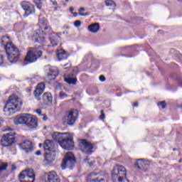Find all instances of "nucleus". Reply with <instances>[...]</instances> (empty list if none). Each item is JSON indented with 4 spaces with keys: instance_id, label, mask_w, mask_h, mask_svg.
Masks as SVG:
<instances>
[{
    "instance_id": "nucleus-1",
    "label": "nucleus",
    "mask_w": 182,
    "mask_h": 182,
    "mask_svg": "<svg viewBox=\"0 0 182 182\" xmlns=\"http://www.w3.org/2000/svg\"><path fill=\"white\" fill-rule=\"evenodd\" d=\"M1 42L4 46L9 62L10 63H16L19 60V56H21L19 49L11 42L9 36H4L1 37Z\"/></svg>"
},
{
    "instance_id": "nucleus-2",
    "label": "nucleus",
    "mask_w": 182,
    "mask_h": 182,
    "mask_svg": "<svg viewBox=\"0 0 182 182\" xmlns=\"http://www.w3.org/2000/svg\"><path fill=\"white\" fill-rule=\"evenodd\" d=\"M15 124H25L26 127L30 130H37L39 127V123L38 118L31 114H23L21 115H18L14 119Z\"/></svg>"
},
{
    "instance_id": "nucleus-3",
    "label": "nucleus",
    "mask_w": 182,
    "mask_h": 182,
    "mask_svg": "<svg viewBox=\"0 0 182 182\" xmlns=\"http://www.w3.org/2000/svg\"><path fill=\"white\" fill-rule=\"evenodd\" d=\"M22 106V100L16 95H13L9 97V100L4 107L5 116H12L18 110V107Z\"/></svg>"
},
{
    "instance_id": "nucleus-4",
    "label": "nucleus",
    "mask_w": 182,
    "mask_h": 182,
    "mask_svg": "<svg viewBox=\"0 0 182 182\" xmlns=\"http://www.w3.org/2000/svg\"><path fill=\"white\" fill-rule=\"evenodd\" d=\"M127 176V169L123 165L117 164L114 166L112 171V178L113 181L129 182L126 178Z\"/></svg>"
},
{
    "instance_id": "nucleus-5",
    "label": "nucleus",
    "mask_w": 182,
    "mask_h": 182,
    "mask_svg": "<svg viewBox=\"0 0 182 182\" xmlns=\"http://www.w3.org/2000/svg\"><path fill=\"white\" fill-rule=\"evenodd\" d=\"M41 56H42V50H41L39 48H29L24 59L25 65L36 62L38 59L41 58Z\"/></svg>"
},
{
    "instance_id": "nucleus-6",
    "label": "nucleus",
    "mask_w": 182,
    "mask_h": 182,
    "mask_svg": "<svg viewBox=\"0 0 182 182\" xmlns=\"http://www.w3.org/2000/svg\"><path fill=\"white\" fill-rule=\"evenodd\" d=\"M60 146L64 149V150H73L75 147L73 135L68 132L64 133L63 139L60 141Z\"/></svg>"
},
{
    "instance_id": "nucleus-7",
    "label": "nucleus",
    "mask_w": 182,
    "mask_h": 182,
    "mask_svg": "<svg viewBox=\"0 0 182 182\" xmlns=\"http://www.w3.org/2000/svg\"><path fill=\"white\" fill-rule=\"evenodd\" d=\"M75 163H76V159H75L73 153L70 151L67 152L65 158L63 159L62 169L65 170V168H70V170H72L73 166H75Z\"/></svg>"
},
{
    "instance_id": "nucleus-8",
    "label": "nucleus",
    "mask_w": 182,
    "mask_h": 182,
    "mask_svg": "<svg viewBox=\"0 0 182 182\" xmlns=\"http://www.w3.org/2000/svg\"><path fill=\"white\" fill-rule=\"evenodd\" d=\"M77 116H79V112H77V110L76 109L67 112L63 119V124H68L69 126H73L77 119Z\"/></svg>"
},
{
    "instance_id": "nucleus-9",
    "label": "nucleus",
    "mask_w": 182,
    "mask_h": 182,
    "mask_svg": "<svg viewBox=\"0 0 182 182\" xmlns=\"http://www.w3.org/2000/svg\"><path fill=\"white\" fill-rule=\"evenodd\" d=\"M20 182H35V172L29 168L23 171L18 176Z\"/></svg>"
},
{
    "instance_id": "nucleus-10",
    "label": "nucleus",
    "mask_w": 182,
    "mask_h": 182,
    "mask_svg": "<svg viewBox=\"0 0 182 182\" xmlns=\"http://www.w3.org/2000/svg\"><path fill=\"white\" fill-rule=\"evenodd\" d=\"M41 182H60V179L58 173L52 171L45 173L41 178Z\"/></svg>"
},
{
    "instance_id": "nucleus-11",
    "label": "nucleus",
    "mask_w": 182,
    "mask_h": 182,
    "mask_svg": "<svg viewBox=\"0 0 182 182\" xmlns=\"http://www.w3.org/2000/svg\"><path fill=\"white\" fill-rule=\"evenodd\" d=\"M1 144L4 147H8L15 143V132H9L3 136L1 139Z\"/></svg>"
},
{
    "instance_id": "nucleus-12",
    "label": "nucleus",
    "mask_w": 182,
    "mask_h": 182,
    "mask_svg": "<svg viewBox=\"0 0 182 182\" xmlns=\"http://www.w3.org/2000/svg\"><path fill=\"white\" fill-rule=\"evenodd\" d=\"M45 70L47 73V77L49 80H55L59 74V70L56 68V67L47 65L45 67Z\"/></svg>"
},
{
    "instance_id": "nucleus-13",
    "label": "nucleus",
    "mask_w": 182,
    "mask_h": 182,
    "mask_svg": "<svg viewBox=\"0 0 182 182\" xmlns=\"http://www.w3.org/2000/svg\"><path fill=\"white\" fill-rule=\"evenodd\" d=\"M80 149L82 153H85V154H90L92 151V150H93V144L85 139H82L80 142Z\"/></svg>"
},
{
    "instance_id": "nucleus-14",
    "label": "nucleus",
    "mask_w": 182,
    "mask_h": 182,
    "mask_svg": "<svg viewBox=\"0 0 182 182\" xmlns=\"http://www.w3.org/2000/svg\"><path fill=\"white\" fill-rule=\"evenodd\" d=\"M21 6L25 11L24 16L26 18L31 15V14H35V6L32 4L28 1H23Z\"/></svg>"
},
{
    "instance_id": "nucleus-15",
    "label": "nucleus",
    "mask_w": 182,
    "mask_h": 182,
    "mask_svg": "<svg viewBox=\"0 0 182 182\" xmlns=\"http://www.w3.org/2000/svg\"><path fill=\"white\" fill-rule=\"evenodd\" d=\"M45 36H46V33L43 30L38 29L34 32L33 38L36 42L43 44L46 42Z\"/></svg>"
},
{
    "instance_id": "nucleus-16",
    "label": "nucleus",
    "mask_w": 182,
    "mask_h": 182,
    "mask_svg": "<svg viewBox=\"0 0 182 182\" xmlns=\"http://www.w3.org/2000/svg\"><path fill=\"white\" fill-rule=\"evenodd\" d=\"M19 147L25 153H32L33 150V144L32 141L29 140L23 141L22 143L19 144Z\"/></svg>"
},
{
    "instance_id": "nucleus-17",
    "label": "nucleus",
    "mask_w": 182,
    "mask_h": 182,
    "mask_svg": "<svg viewBox=\"0 0 182 182\" xmlns=\"http://www.w3.org/2000/svg\"><path fill=\"white\" fill-rule=\"evenodd\" d=\"M45 90V82H40L37 86L34 91V96L37 100H41V96L43 91Z\"/></svg>"
},
{
    "instance_id": "nucleus-18",
    "label": "nucleus",
    "mask_w": 182,
    "mask_h": 182,
    "mask_svg": "<svg viewBox=\"0 0 182 182\" xmlns=\"http://www.w3.org/2000/svg\"><path fill=\"white\" fill-rule=\"evenodd\" d=\"M55 151L46 152L44 155L45 164H52L55 161Z\"/></svg>"
},
{
    "instance_id": "nucleus-19",
    "label": "nucleus",
    "mask_w": 182,
    "mask_h": 182,
    "mask_svg": "<svg viewBox=\"0 0 182 182\" xmlns=\"http://www.w3.org/2000/svg\"><path fill=\"white\" fill-rule=\"evenodd\" d=\"M49 39L52 46H58L60 42V36L56 33H53L50 35Z\"/></svg>"
},
{
    "instance_id": "nucleus-20",
    "label": "nucleus",
    "mask_w": 182,
    "mask_h": 182,
    "mask_svg": "<svg viewBox=\"0 0 182 182\" xmlns=\"http://www.w3.org/2000/svg\"><path fill=\"white\" fill-rule=\"evenodd\" d=\"M44 150H48V151H55V144L51 140L47 139L43 144Z\"/></svg>"
},
{
    "instance_id": "nucleus-21",
    "label": "nucleus",
    "mask_w": 182,
    "mask_h": 182,
    "mask_svg": "<svg viewBox=\"0 0 182 182\" xmlns=\"http://www.w3.org/2000/svg\"><path fill=\"white\" fill-rule=\"evenodd\" d=\"M87 30L91 33H97L100 31V23H94L88 26Z\"/></svg>"
},
{
    "instance_id": "nucleus-22",
    "label": "nucleus",
    "mask_w": 182,
    "mask_h": 182,
    "mask_svg": "<svg viewBox=\"0 0 182 182\" xmlns=\"http://www.w3.org/2000/svg\"><path fill=\"white\" fill-rule=\"evenodd\" d=\"M64 80L68 83V85H76L77 79L73 75H64Z\"/></svg>"
},
{
    "instance_id": "nucleus-23",
    "label": "nucleus",
    "mask_w": 182,
    "mask_h": 182,
    "mask_svg": "<svg viewBox=\"0 0 182 182\" xmlns=\"http://www.w3.org/2000/svg\"><path fill=\"white\" fill-rule=\"evenodd\" d=\"M39 23L41 26V28L42 30L44 29V31H48V29H50V27L48 26V21H46V18L42 17V16H39Z\"/></svg>"
},
{
    "instance_id": "nucleus-24",
    "label": "nucleus",
    "mask_w": 182,
    "mask_h": 182,
    "mask_svg": "<svg viewBox=\"0 0 182 182\" xmlns=\"http://www.w3.org/2000/svg\"><path fill=\"white\" fill-rule=\"evenodd\" d=\"M43 100L44 102V105H51L52 104V94L49 92H46L43 95Z\"/></svg>"
},
{
    "instance_id": "nucleus-25",
    "label": "nucleus",
    "mask_w": 182,
    "mask_h": 182,
    "mask_svg": "<svg viewBox=\"0 0 182 182\" xmlns=\"http://www.w3.org/2000/svg\"><path fill=\"white\" fill-rule=\"evenodd\" d=\"M63 136H65V133L54 132L52 134V138L53 139V140L57 141V143L60 144V141H62V139H63Z\"/></svg>"
},
{
    "instance_id": "nucleus-26",
    "label": "nucleus",
    "mask_w": 182,
    "mask_h": 182,
    "mask_svg": "<svg viewBox=\"0 0 182 182\" xmlns=\"http://www.w3.org/2000/svg\"><path fill=\"white\" fill-rule=\"evenodd\" d=\"M56 55L58 60H65V59H68V54L66 53V51L63 50H57Z\"/></svg>"
},
{
    "instance_id": "nucleus-27",
    "label": "nucleus",
    "mask_w": 182,
    "mask_h": 182,
    "mask_svg": "<svg viewBox=\"0 0 182 182\" xmlns=\"http://www.w3.org/2000/svg\"><path fill=\"white\" fill-rule=\"evenodd\" d=\"M147 161H145L144 159H138L134 163V167H136V168H141L145 167Z\"/></svg>"
},
{
    "instance_id": "nucleus-28",
    "label": "nucleus",
    "mask_w": 182,
    "mask_h": 182,
    "mask_svg": "<svg viewBox=\"0 0 182 182\" xmlns=\"http://www.w3.org/2000/svg\"><path fill=\"white\" fill-rule=\"evenodd\" d=\"M87 182H107V177L105 178H97L96 179H92L90 176H87Z\"/></svg>"
},
{
    "instance_id": "nucleus-29",
    "label": "nucleus",
    "mask_w": 182,
    "mask_h": 182,
    "mask_svg": "<svg viewBox=\"0 0 182 182\" xmlns=\"http://www.w3.org/2000/svg\"><path fill=\"white\" fill-rule=\"evenodd\" d=\"M85 8H80V9L78 10L80 16H87L89 15L87 13H83L85 12Z\"/></svg>"
},
{
    "instance_id": "nucleus-30",
    "label": "nucleus",
    "mask_w": 182,
    "mask_h": 182,
    "mask_svg": "<svg viewBox=\"0 0 182 182\" xmlns=\"http://www.w3.org/2000/svg\"><path fill=\"white\" fill-rule=\"evenodd\" d=\"M105 5L107 6H116V3L112 0L105 1Z\"/></svg>"
},
{
    "instance_id": "nucleus-31",
    "label": "nucleus",
    "mask_w": 182,
    "mask_h": 182,
    "mask_svg": "<svg viewBox=\"0 0 182 182\" xmlns=\"http://www.w3.org/2000/svg\"><path fill=\"white\" fill-rule=\"evenodd\" d=\"M34 4L38 9H42V0H34Z\"/></svg>"
},
{
    "instance_id": "nucleus-32",
    "label": "nucleus",
    "mask_w": 182,
    "mask_h": 182,
    "mask_svg": "<svg viewBox=\"0 0 182 182\" xmlns=\"http://www.w3.org/2000/svg\"><path fill=\"white\" fill-rule=\"evenodd\" d=\"M85 163H90V167L95 164V160L93 159H90L89 158H87L84 159Z\"/></svg>"
},
{
    "instance_id": "nucleus-33",
    "label": "nucleus",
    "mask_w": 182,
    "mask_h": 182,
    "mask_svg": "<svg viewBox=\"0 0 182 182\" xmlns=\"http://www.w3.org/2000/svg\"><path fill=\"white\" fill-rule=\"evenodd\" d=\"M6 167H8V164L7 163H3L0 166V173L6 170Z\"/></svg>"
},
{
    "instance_id": "nucleus-34",
    "label": "nucleus",
    "mask_w": 182,
    "mask_h": 182,
    "mask_svg": "<svg viewBox=\"0 0 182 182\" xmlns=\"http://www.w3.org/2000/svg\"><path fill=\"white\" fill-rule=\"evenodd\" d=\"M59 96H60V99H62V100L66 99V97H68V95H66L63 92H60Z\"/></svg>"
},
{
    "instance_id": "nucleus-35",
    "label": "nucleus",
    "mask_w": 182,
    "mask_h": 182,
    "mask_svg": "<svg viewBox=\"0 0 182 182\" xmlns=\"http://www.w3.org/2000/svg\"><path fill=\"white\" fill-rule=\"evenodd\" d=\"M158 106H161L162 109H166V102L163 101V102H159Z\"/></svg>"
},
{
    "instance_id": "nucleus-36",
    "label": "nucleus",
    "mask_w": 182,
    "mask_h": 182,
    "mask_svg": "<svg viewBox=\"0 0 182 182\" xmlns=\"http://www.w3.org/2000/svg\"><path fill=\"white\" fill-rule=\"evenodd\" d=\"M80 25H82V23L80 22V21H75L74 22V26H75V28H79Z\"/></svg>"
},
{
    "instance_id": "nucleus-37",
    "label": "nucleus",
    "mask_w": 182,
    "mask_h": 182,
    "mask_svg": "<svg viewBox=\"0 0 182 182\" xmlns=\"http://www.w3.org/2000/svg\"><path fill=\"white\" fill-rule=\"evenodd\" d=\"M100 120H105V113H103V110H101V115L100 116Z\"/></svg>"
},
{
    "instance_id": "nucleus-38",
    "label": "nucleus",
    "mask_w": 182,
    "mask_h": 182,
    "mask_svg": "<svg viewBox=\"0 0 182 182\" xmlns=\"http://www.w3.org/2000/svg\"><path fill=\"white\" fill-rule=\"evenodd\" d=\"M1 65H4V56L2 55V54H0V66Z\"/></svg>"
},
{
    "instance_id": "nucleus-39",
    "label": "nucleus",
    "mask_w": 182,
    "mask_h": 182,
    "mask_svg": "<svg viewBox=\"0 0 182 182\" xmlns=\"http://www.w3.org/2000/svg\"><path fill=\"white\" fill-rule=\"evenodd\" d=\"M100 82H105V80H106V77H105L104 75H100Z\"/></svg>"
},
{
    "instance_id": "nucleus-40",
    "label": "nucleus",
    "mask_w": 182,
    "mask_h": 182,
    "mask_svg": "<svg viewBox=\"0 0 182 182\" xmlns=\"http://www.w3.org/2000/svg\"><path fill=\"white\" fill-rule=\"evenodd\" d=\"M36 113H37V114H38V116H42V110H41V109H36Z\"/></svg>"
},
{
    "instance_id": "nucleus-41",
    "label": "nucleus",
    "mask_w": 182,
    "mask_h": 182,
    "mask_svg": "<svg viewBox=\"0 0 182 182\" xmlns=\"http://www.w3.org/2000/svg\"><path fill=\"white\" fill-rule=\"evenodd\" d=\"M64 69H68V68H70V63H68L63 65Z\"/></svg>"
},
{
    "instance_id": "nucleus-42",
    "label": "nucleus",
    "mask_w": 182,
    "mask_h": 182,
    "mask_svg": "<svg viewBox=\"0 0 182 182\" xmlns=\"http://www.w3.org/2000/svg\"><path fill=\"white\" fill-rule=\"evenodd\" d=\"M36 156H41V154H42V152L41 151H37L36 152Z\"/></svg>"
},
{
    "instance_id": "nucleus-43",
    "label": "nucleus",
    "mask_w": 182,
    "mask_h": 182,
    "mask_svg": "<svg viewBox=\"0 0 182 182\" xmlns=\"http://www.w3.org/2000/svg\"><path fill=\"white\" fill-rule=\"evenodd\" d=\"M43 120H45V121L48 120V117L46 115L43 114Z\"/></svg>"
},
{
    "instance_id": "nucleus-44",
    "label": "nucleus",
    "mask_w": 182,
    "mask_h": 182,
    "mask_svg": "<svg viewBox=\"0 0 182 182\" xmlns=\"http://www.w3.org/2000/svg\"><path fill=\"white\" fill-rule=\"evenodd\" d=\"M50 2H52L53 5H58V2L56 1H52L50 0Z\"/></svg>"
},
{
    "instance_id": "nucleus-45",
    "label": "nucleus",
    "mask_w": 182,
    "mask_h": 182,
    "mask_svg": "<svg viewBox=\"0 0 182 182\" xmlns=\"http://www.w3.org/2000/svg\"><path fill=\"white\" fill-rule=\"evenodd\" d=\"M73 11H75V9L73 7H70V11L71 14H73Z\"/></svg>"
},
{
    "instance_id": "nucleus-46",
    "label": "nucleus",
    "mask_w": 182,
    "mask_h": 182,
    "mask_svg": "<svg viewBox=\"0 0 182 182\" xmlns=\"http://www.w3.org/2000/svg\"><path fill=\"white\" fill-rule=\"evenodd\" d=\"M71 14H72V15H73V16H75V17L77 16V14L76 12H73V13H71Z\"/></svg>"
},
{
    "instance_id": "nucleus-47",
    "label": "nucleus",
    "mask_w": 182,
    "mask_h": 182,
    "mask_svg": "<svg viewBox=\"0 0 182 182\" xmlns=\"http://www.w3.org/2000/svg\"><path fill=\"white\" fill-rule=\"evenodd\" d=\"M134 107H137L139 106V103L138 102H134Z\"/></svg>"
},
{
    "instance_id": "nucleus-48",
    "label": "nucleus",
    "mask_w": 182,
    "mask_h": 182,
    "mask_svg": "<svg viewBox=\"0 0 182 182\" xmlns=\"http://www.w3.org/2000/svg\"><path fill=\"white\" fill-rule=\"evenodd\" d=\"M4 123V119L0 117V126Z\"/></svg>"
},
{
    "instance_id": "nucleus-49",
    "label": "nucleus",
    "mask_w": 182,
    "mask_h": 182,
    "mask_svg": "<svg viewBox=\"0 0 182 182\" xmlns=\"http://www.w3.org/2000/svg\"><path fill=\"white\" fill-rule=\"evenodd\" d=\"M12 170H16V166L15 165H12Z\"/></svg>"
},
{
    "instance_id": "nucleus-50",
    "label": "nucleus",
    "mask_w": 182,
    "mask_h": 182,
    "mask_svg": "<svg viewBox=\"0 0 182 182\" xmlns=\"http://www.w3.org/2000/svg\"><path fill=\"white\" fill-rule=\"evenodd\" d=\"M178 85H179V86H180L181 87H182V80L179 81Z\"/></svg>"
},
{
    "instance_id": "nucleus-51",
    "label": "nucleus",
    "mask_w": 182,
    "mask_h": 182,
    "mask_svg": "<svg viewBox=\"0 0 182 182\" xmlns=\"http://www.w3.org/2000/svg\"><path fill=\"white\" fill-rule=\"evenodd\" d=\"M97 176V173L94 174V173H91V176Z\"/></svg>"
},
{
    "instance_id": "nucleus-52",
    "label": "nucleus",
    "mask_w": 182,
    "mask_h": 182,
    "mask_svg": "<svg viewBox=\"0 0 182 182\" xmlns=\"http://www.w3.org/2000/svg\"><path fill=\"white\" fill-rule=\"evenodd\" d=\"M176 150H177V149H176V148H173V151H176Z\"/></svg>"
},
{
    "instance_id": "nucleus-53",
    "label": "nucleus",
    "mask_w": 182,
    "mask_h": 182,
    "mask_svg": "<svg viewBox=\"0 0 182 182\" xmlns=\"http://www.w3.org/2000/svg\"><path fill=\"white\" fill-rule=\"evenodd\" d=\"M66 1V2H69V0H65Z\"/></svg>"
},
{
    "instance_id": "nucleus-54",
    "label": "nucleus",
    "mask_w": 182,
    "mask_h": 182,
    "mask_svg": "<svg viewBox=\"0 0 182 182\" xmlns=\"http://www.w3.org/2000/svg\"><path fill=\"white\" fill-rule=\"evenodd\" d=\"M181 160H179V163H181Z\"/></svg>"
},
{
    "instance_id": "nucleus-55",
    "label": "nucleus",
    "mask_w": 182,
    "mask_h": 182,
    "mask_svg": "<svg viewBox=\"0 0 182 182\" xmlns=\"http://www.w3.org/2000/svg\"><path fill=\"white\" fill-rule=\"evenodd\" d=\"M6 130H11V129H6Z\"/></svg>"
}]
</instances>
